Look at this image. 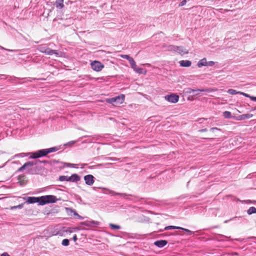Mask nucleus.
Listing matches in <instances>:
<instances>
[{"instance_id": "f257e3e1", "label": "nucleus", "mask_w": 256, "mask_h": 256, "mask_svg": "<svg viewBox=\"0 0 256 256\" xmlns=\"http://www.w3.org/2000/svg\"><path fill=\"white\" fill-rule=\"evenodd\" d=\"M36 164H34L32 162H26L22 166L18 168L16 172H20L24 170H27L26 172L28 174H36V170L31 168Z\"/></svg>"}, {"instance_id": "f03ea898", "label": "nucleus", "mask_w": 256, "mask_h": 256, "mask_svg": "<svg viewBox=\"0 0 256 256\" xmlns=\"http://www.w3.org/2000/svg\"><path fill=\"white\" fill-rule=\"evenodd\" d=\"M125 98V96L124 94H121L116 97L106 98V102L112 104L113 105L120 104L124 102Z\"/></svg>"}, {"instance_id": "7ed1b4c3", "label": "nucleus", "mask_w": 256, "mask_h": 256, "mask_svg": "<svg viewBox=\"0 0 256 256\" xmlns=\"http://www.w3.org/2000/svg\"><path fill=\"white\" fill-rule=\"evenodd\" d=\"M58 199L53 195H46L40 196V205L43 206L48 204L54 203Z\"/></svg>"}, {"instance_id": "20e7f679", "label": "nucleus", "mask_w": 256, "mask_h": 256, "mask_svg": "<svg viewBox=\"0 0 256 256\" xmlns=\"http://www.w3.org/2000/svg\"><path fill=\"white\" fill-rule=\"evenodd\" d=\"M28 154L30 155V158H37L46 156L48 154V152L46 148L40 150L35 152H30Z\"/></svg>"}, {"instance_id": "39448f33", "label": "nucleus", "mask_w": 256, "mask_h": 256, "mask_svg": "<svg viewBox=\"0 0 256 256\" xmlns=\"http://www.w3.org/2000/svg\"><path fill=\"white\" fill-rule=\"evenodd\" d=\"M214 90L211 88H206L203 89H192L190 88H185L184 92L188 94H192L194 92H213Z\"/></svg>"}, {"instance_id": "423d86ee", "label": "nucleus", "mask_w": 256, "mask_h": 256, "mask_svg": "<svg viewBox=\"0 0 256 256\" xmlns=\"http://www.w3.org/2000/svg\"><path fill=\"white\" fill-rule=\"evenodd\" d=\"M92 68L96 72H100L104 68V65L100 62L94 60L91 63Z\"/></svg>"}, {"instance_id": "0eeeda50", "label": "nucleus", "mask_w": 256, "mask_h": 256, "mask_svg": "<svg viewBox=\"0 0 256 256\" xmlns=\"http://www.w3.org/2000/svg\"><path fill=\"white\" fill-rule=\"evenodd\" d=\"M165 100L172 103H176L178 101L179 96L176 94H171L164 96Z\"/></svg>"}, {"instance_id": "6e6552de", "label": "nucleus", "mask_w": 256, "mask_h": 256, "mask_svg": "<svg viewBox=\"0 0 256 256\" xmlns=\"http://www.w3.org/2000/svg\"><path fill=\"white\" fill-rule=\"evenodd\" d=\"M170 46L172 47V50H174L175 52H177L180 54H187L188 52V50H186V48H184L183 46Z\"/></svg>"}, {"instance_id": "1a4fd4ad", "label": "nucleus", "mask_w": 256, "mask_h": 256, "mask_svg": "<svg viewBox=\"0 0 256 256\" xmlns=\"http://www.w3.org/2000/svg\"><path fill=\"white\" fill-rule=\"evenodd\" d=\"M84 180L86 184L88 186H92L94 182V178L92 174H88L84 176Z\"/></svg>"}, {"instance_id": "9d476101", "label": "nucleus", "mask_w": 256, "mask_h": 256, "mask_svg": "<svg viewBox=\"0 0 256 256\" xmlns=\"http://www.w3.org/2000/svg\"><path fill=\"white\" fill-rule=\"evenodd\" d=\"M40 197H34V196H28L27 197L26 200V202L28 204H34L36 202H38L40 205Z\"/></svg>"}, {"instance_id": "9b49d317", "label": "nucleus", "mask_w": 256, "mask_h": 256, "mask_svg": "<svg viewBox=\"0 0 256 256\" xmlns=\"http://www.w3.org/2000/svg\"><path fill=\"white\" fill-rule=\"evenodd\" d=\"M109 193L111 194L112 196H122L124 198L128 200H130V198H128V196H130V194H127L126 193H119V192H116L113 190H108Z\"/></svg>"}, {"instance_id": "f8f14e48", "label": "nucleus", "mask_w": 256, "mask_h": 256, "mask_svg": "<svg viewBox=\"0 0 256 256\" xmlns=\"http://www.w3.org/2000/svg\"><path fill=\"white\" fill-rule=\"evenodd\" d=\"M81 224L84 225L86 226H92L94 225H96V226L98 225L99 222H97V221H94V220H92V221L87 220V221L82 222L81 223Z\"/></svg>"}, {"instance_id": "ddd939ff", "label": "nucleus", "mask_w": 256, "mask_h": 256, "mask_svg": "<svg viewBox=\"0 0 256 256\" xmlns=\"http://www.w3.org/2000/svg\"><path fill=\"white\" fill-rule=\"evenodd\" d=\"M168 244L166 240H158L154 242V244L158 248H162Z\"/></svg>"}, {"instance_id": "4468645a", "label": "nucleus", "mask_w": 256, "mask_h": 256, "mask_svg": "<svg viewBox=\"0 0 256 256\" xmlns=\"http://www.w3.org/2000/svg\"><path fill=\"white\" fill-rule=\"evenodd\" d=\"M180 64L182 67H189L191 66L192 62L188 60H182L180 62Z\"/></svg>"}, {"instance_id": "2eb2a0df", "label": "nucleus", "mask_w": 256, "mask_h": 256, "mask_svg": "<svg viewBox=\"0 0 256 256\" xmlns=\"http://www.w3.org/2000/svg\"><path fill=\"white\" fill-rule=\"evenodd\" d=\"M44 53L50 56H52L54 54H56V56L58 55V52H57V50H51L48 47L46 48V50L44 52Z\"/></svg>"}, {"instance_id": "dca6fc26", "label": "nucleus", "mask_w": 256, "mask_h": 256, "mask_svg": "<svg viewBox=\"0 0 256 256\" xmlns=\"http://www.w3.org/2000/svg\"><path fill=\"white\" fill-rule=\"evenodd\" d=\"M197 66L198 68H202L203 66H207V61L206 58H204L198 61Z\"/></svg>"}, {"instance_id": "f3484780", "label": "nucleus", "mask_w": 256, "mask_h": 256, "mask_svg": "<svg viewBox=\"0 0 256 256\" xmlns=\"http://www.w3.org/2000/svg\"><path fill=\"white\" fill-rule=\"evenodd\" d=\"M56 6L57 8H64V0H56Z\"/></svg>"}, {"instance_id": "a211bd4d", "label": "nucleus", "mask_w": 256, "mask_h": 256, "mask_svg": "<svg viewBox=\"0 0 256 256\" xmlns=\"http://www.w3.org/2000/svg\"><path fill=\"white\" fill-rule=\"evenodd\" d=\"M80 180V177L76 174L72 175V182H77Z\"/></svg>"}, {"instance_id": "6ab92c4d", "label": "nucleus", "mask_w": 256, "mask_h": 256, "mask_svg": "<svg viewBox=\"0 0 256 256\" xmlns=\"http://www.w3.org/2000/svg\"><path fill=\"white\" fill-rule=\"evenodd\" d=\"M180 229H182V228L180 227V226H167L164 228V230H180Z\"/></svg>"}, {"instance_id": "aec40b11", "label": "nucleus", "mask_w": 256, "mask_h": 256, "mask_svg": "<svg viewBox=\"0 0 256 256\" xmlns=\"http://www.w3.org/2000/svg\"><path fill=\"white\" fill-rule=\"evenodd\" d=\"M252 116L253 115L251 114H246L240 116V120H245L250 118H252Z\"/></svg>"}, {"instance_id": "412c9836", "label": "nucleus", "mask_w": 256, "mask_h": 256, "mask_svg": "<svg viewBox=\"0 0 256 256\" xmlns=\"http://www.w3.org/2000/svg\"><path fill=\"white\" fill-rule=\"evenodd\" d=\"M247 213L250 215L253 214H256V208L254 206H251L249 208V209L247 210Z\"/></svg>"}, {"instance_id": "4be33fe9", "label": "nucleus", "mask_w": 256, "mask_h": 256, "mask_svg": "<svg viewBox=\"0 0 256 256\" xmlns=\"http://www.w3.org/2000/svg\"><path fill=\"white\" fill-rule=\"evenodd\" d=\"M48 46L46 45H40L38 46V50L44 53V52L46 50V48Z\"/></svg>"}, {"instance_id": "5701e85b", "label": "nucleus", "mask_w": 256, "mask_h": 256, "mask_svg": "<svg viewBox=\"0 0 256 256\" xmlns=\"http://www.w3.org/2000/svg\"><path fill=\"white\" fill-rule=\"evenodd\" d=\"M58 150V147H52L48 148H46L48 154L56 152Z\"/></svg>"}, {"instance_id": "b1692460", "label": "nucleus", "mask_w": 256, "mask_h": 256, "mask_svg": "<svg viewBox=\"0 0 256 256\" xmlns=\"http://www.w3.org/2000/svg\"><path fill=\"white\" fill-rule=\"evenodd\" d=\"M129 62L132 68L134 70H136V63L133 58H132L131 60H130L129 61Z\"/></svg>"}, {"instance_id": "393cba45", "label": "nucleus", "mask_w": 256, "mask_h": 256, "mask_svg": "<svg viewBox=\"0 0 256 256\" xmlns=\"http://www.w3.org/2000/svg\"><path fill=\"white\" fill-rule=\"evenodd\" d=\"M138 74H142L144 73H146V72L142 68H138L137 66L136 68V70H134Z\"/></svg>"}, {"instance_id": "a878e982", "label": "nucleus", "mask_w": 256, "mask_h": 256, "mask_svg": "<svg viewBox=\"0 0 256 256\" xmlns=\"http://www.w3.org/2000/svg\"><path fill=\"white\" fill-rule=\"evenodd\" d=\"M228 92L230 94H240V92H238L234 89H229L228 90Z\"/></svg>"}, {"instance_id": "bb28decb", "label": "nucleus", "mask_w": 256, "mask_h": 256, "mask_svg": "<svg viewBox=\"0 0 256 256\" xmlns=\"http://www.w3.org/2000/svg\"><path fill=\"white\" fill-rule=\"evenodd\" d=\"M223 116L226 118H229L232 117V114L230 112L225 111L223 112Z\"/></svg>"}, {"instance_id": "cd10ccee", "label": "nucleus", "mask_w": 256, "mask_h": 256, "mask_svg": "<svg viewBox=\"0 0 256 256\" xmlns=\"http://www.w3.org/2000/svg\"><path fill=\"white\" fill-rule=\"evenodd\" d=\"M70 244V240L68 239H64L62 240V244L64 246H68Z\"/></svg>"}, {"instance_id": "c85d7f7f", "label": "nucleus", "mask_w": 256, "mask_h": 256, "mask_svg": "<svg viewBox=\"0 0 256 256\" xmlns=\"http://www.w3.org/2000/svg\"><path fill=\"white\" fill-rule=\"evenodd\" d=\"M110 226L112 228L115 229V230H119V229L120 228V226L116 225V224H110Z\"/></svg>"}, {"instance_id": "c756f323", "label": "nucleus", "mask_w": 256, "mask_h": 256, "mask_svg": "<svg viewBox=\"0 0 256 256\" xmlns=\"http://www.w3.org/2000/svg\"><path fill=\"white\" fill-rule=\"evenodd\" d=\"M121 58H123L126 59L128 60V62L131 60L132 58L130 57L129 55L127 54H122L120 56Z\"/></svg>"}, {"instance_id": "7c9ffc66", "label": "nucleus", "mask_w": 256, "mask_h": 256, "mask_svg": "<svg viewBox=\"0 0 256 256\" xmlns=\"http://www.w3.org/2000/svg\"><path fill=\"white\" fill-rule=\"evenodd\" d=\"M65 164L68 167H72V168H78L76 164H70V163H66Z\"/></svg>"}, {"instance_id": "2f4dec72", "label": "nucleus", "mask_w": 256, "mask_h": 256, "mask_svg": "<svg viewBox=\"0 0 256 256\" xmlns=\"http://www.w3.org/2000/svg\"><path fill=\"white\" fill-rule=\"evenodd\" d=\"M23 206H24V204H20L18 206H12L11 207V210H14V209H16V208H23Z\"/></svg>"}, {"instance_id": "473e14b6", "label": "nucleus", "mask_w": 256, "mask_h": 256, "mask_svg": "<svg viewBox=\"0 0 256 256\" xmlns=\"http://www.w3.org/2000/svg\"><path fill=\"white\" fill-rule=\"evenodd\" d=\"M58 180L60 181H67V176H60Z\"/></svg>"}, {"instance_id": "72a5a7b5", "label": "nucleus", "mask_w": 256, "mask_h": 256, "mask_svg": "<svg viewBox=\"0 0 256 256\" xmlns=\"http://www.w3.org/2000/svg\"><path fill=\"white\" fill-rule=\"evenodd\" d=\"M181 230L186 232L188 233V235H192V234H194V232H192L188 229L182 228V229H181Z\"/></svg>"}, {"instance_id": "f704fd0d", "label": "nucleus", "mask_w": 256, "mask_h": 256, "mask_svg": "<svg viewBox=\"0 0 256 256\" xmlns=\"http://www.w3.org/2000/svg\"><path fill=\"white\" fill-rule=\"evenodd\" d=\"M27 154H26L25 153H20V154H16V155H14V158H16V157H24V156H26Z\"/></svg>"}, {"instance_id": "c9c22d12", "label": "nucleus", "mask_w": 256, "mask_h": 256, "mask_svg": "<svg viewBox=\"0 0 256 256\" xmlns=\"http://www.w3.org/2000/svg\"><path fill=\"white\" fill-rule=\"evenodd\" d=\"M0 49H2V50H7V51H8V52H17L18 51V50H10V49H6L2 46H0Z\"/></svg>"}, {"instance_id": "e433bc0d", "label": "nucleus", "mask_w": 256, "mask_h": 256, "mask_svg": "<svg viewBox=\"0 0 256 256\" xmlns=\"http://www.w3.org/2000/svg\"><path fill=\"white\" fill-rule=\"evenodd\" d=\"M74 216H76L78 219H80V220L84 219V218L82 217V216H80L76 211H74Z\"/></svg>"}, {"instance_id": "4c0bfd02", "label": "nucleus", "mask_w": 256, "mask_h": 256, "mask_svg": "<svg viewBox=\"0 0 256 256\" xmlns=\"http://www.w3.org/2000/svg\"><path fill=\"white\" fill-rule=\"evenodd\" d=\"M240 94H242V96H244L246 97H247V98H250L251 97H252V96H250L248 94H246V93H244L243 92H240Z\"/></svg>"}, {"instance_id": "58836bf2", "label": "nucleus", "mask_w": 256, "mask_h": 256, "mask_svg": "<svg viewBox=\"0 0 256 256\" xmlns=\"http://www.w3.org/2000/svg\"><path fill=\"white\" fill-rule=\"evenodd\" d=\"M214 64V62L212 61L207 62V66H212Z\"/></svg>"}, {"instance_id": "ea45409f", "label": "nucleus", "mask_w": 256, "mask_h": 256, "mask_svg": "<svg viewBox=\"0 0 256 256\" xmlns=\"http://www.w3.org/2000/svg\"><path fill=\"white\" fill-rule=\"evenodd\" d=\"M186 3V0H182L179 4V6H184Z\"/></svg>"}, {"instance_id": "a19ab883", "label": "nucleus", "mask_w": 256, "mask_h": 256, "mask_svg": "<svg viewBox=\"0 0 256 256\" xmlns=\"http://www.w3.org/2000/svg\"><path fill=\"white\" fill-rule=\"evenodd\" d=\"M200 92H193V94L192 95V96H200Z\"/></svg>"}, {"instance_id": "79ce46f5", "label": "nucleus", "mask_w": 256, "mask_h": 256, "mask_svg": "<svg viewBox=\"0 0 256 256\" xmlns=\"http://www.w3.org/2000/svg\"><path fill=\"white\" fill-rule=\"evenodd\" d=\"M72 240L76 242V240H78V238H77V236L76 234H74L72 238Z\"/></svg>"}, {"instance_id": "37998d69", "label": "nucleus", "mask_w": 256, "mask_h": 256, "mask_svg": "<svg viewBox=\"0 0 256 256\" xmlns=\"http://www.w3.org/2000/svg\"><path fill=\"white\" fill-rule=\"evenodd\" d=\"M67 181L72 182V176H67Z\"/></svg>"}, {"instance_id": "c03bdc74", "label": "nucleus", "mask_w": 256, "mask_h": 256, "mask_svg": "<svg viewBox=\"0 0 256 256\" xmlns=\"http://www.w3.org/2000/svg\"><path fill=\"white\" fill-rule=\"evenodd\" d=\"M200 132H206L207 131V129L206 128H203V129H201L200 130H198Z\"/></svg>"}, {"instance_id": "a18cd8bd", "label": "nucleus", "mask_w": 256, "mask_h": 256, "mask_svg": "<svg viewBox=\"0 0 256 256\" xmlns=\"http://www.w3.org/2000/svg\"><path fill=\"white\" fill-rule=\"evenodd\" d=\"M219 129L217 128H212L210 129V130L214 132V130H218Z\"/></svg>"}, {"instance_id": "49530a36", "label": "nucleus", "mask_w": 256, "mask_h": 256, "mask_svg": "<svg viewBox=\"0 0 256 256\" xmlns=\"http://www.w3.org/2000/svg\"><path fill=\"white\" fill-rule=\"evenodd\" d=\"M250 100H254V102H256V96H252L250 98Z\"/></svg>"}, {"instance_id": "de8ad7c7", "label": "nucleus", "mask_w": 256, "mask_h": 256, "mask_svg": "<svg viewBox=\"0 0 256 256\" xmlns=\"http://www.w3.org/2000/svg\"><path fill=\"white\" fill-rule=\"evenodd\" d=\"M1 256H10L7 253H4L2 254Z\"/></svg>"}, {"instance_id": "09e8293b", "label": "nucleus", "mask_w": 256, "mask_h": 256, "mask_svg": "<svg viewBox=\"0 0 256 256\" xmlns=\"http://www.w3.org/2000/svg\"><path fill=\"white\" fill-rule=\"evenodd\" d=\"M39 162H42V163H46L48 162L46 160H42V161L39 160Z\"/></svg>"}, {"instance_id": "8fccbe9b", "label": "nucleus", "mask_w": 256, "mask_h": 256, "mask_svg": "<svg viewBox=\"0 0 256 256\" xmlns=\"http://www.w3.org/2000/svg\"><path fill=\"white\" fill-rule=\"evenodd\" d=\"M248 238L256 239V236H251V237Z\"/></svg>"}, {"instance_id": "3c124183", "label": "nucleus", "mask_w": 256, "mask_h": 256, "mask_svg": "<svg viewBox=\"0 0 256 256\" xmlns=\"http://www.w3.org/2000/svg\"><path fill=\"white\" fill-rule=\"evenodd\" d=\"M74 231H76V230H79V228H74Z\"/></svg>"}, {"instance_id": "603ef678", "label": "nucleus", "mask_w": 256, "mask_h": 256, "mask_svg": "<svg viewBox=\"0 0 256 256\" xmlns=\"http://www.w3.org/2000/svg\"><path fill=\"white\" fill-rule=\"evenodd\" d=\"M165 230L164 229H160L159 230V232H163L164 230Z\"/></svg>"}, {"instance_id": "864d4df0", "label": "nucleus", "mask_w": 256, "mask_h": 256, "mask_svg": "<svg viewBox=\"0 0 256 256\" xmlns=\"http://www.w3.org/2000/svg\"><path fill=\"white\" fill-rule=\"evenodd\" d=\"M1 76H4V77H5L6 78H7V76H6V75L2 74Z\"/></svg>"}, {"instance_id": "5fc2aeb1", "label": "nucleus", "mask_w": 256, "mask_h": 256, "mask_svg": "<svg viewBox=\"0 0 256 256\" xmlns=\"http://www.w3.org/2000/svg\"><path fill=\"white\" fill-rule=\"evenodd\" d=\"M234 254L235 256H237V255H238V254L237 252H235V253H234Z\"/></svg>"}, {"instance_id": "6e6d98bb", "label": "nucleus", "mask_w": 256, "mask_h": 256, "mask_svg": "<svg viewBox=\"0 0 256 256\" xmlns=\"http://www.w3.org/2000/svg\"><path fill=\"white\" fill-rule=\"evenodd\" d=\"M92 188H93L94 190H96V187H92Z\"/></svg>"}, {"instance_id": "4d7b16f0", "label": "nucleus", "mask_w": 256, "mask_h": 256, "mask_svg": "<svg viewBox=\"0 0 256 256\" xmlns=\"http://www.w3.org/2000/svg\"><path fill=\"white\" fill-rule=\"evenodd\" d=\"M162 235L163 236H168V234H163Z\"/></svg>"}, {"instance_id": "13d9d810", "label": "nucleus", "mask_w": 256, "mask_h": 256, "mask_svg": "<svg viewBox=\"0 0 256 256\" xmlns=\"http://www.w3.org/2000/svg\"><path fill=\"white\" fill-rule=\"evenodd\" d=\"M205 120V119H204V118H200V120Z\"/></svg>"}, {"instance_id": "bf43d9fd", "label": "nucleus", "mask_w": 256, "mask_h": 256, "mask_svg": "<svg viewBox=\"0 0 256 256\" xmlns=\"http://www.w3.org/2000/svg\"><path fill=\"white\" fill-rule=\"evenodd\" d=\"M72 142V144L74 143V142Z\"/></svg>"}]
</instances>
